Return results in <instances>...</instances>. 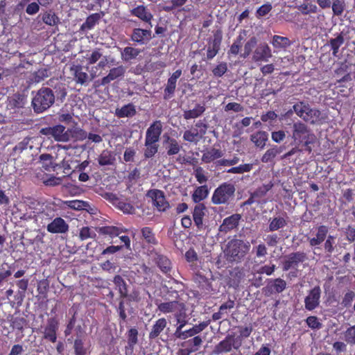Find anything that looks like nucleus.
Listing matches in <instances>:
<instances>
[{"mask_svg": "<svg viewBox=\"0 0 355 355\" xmlns=\"http://www.w3.org/2000/svg\"><path fill=\"white\" fill-rule=\"evenodd\" d=\"M295 113L306 123L312 125L322 124L327 118L322 112L305 101H299L293 105Z\"/></svg>", "mask_w": 355, "mask_h": 355, "instance_id": "1", "label": "nucleus"}, {"mask_svg": "<svg viewBox=\"0 0 355 355\" xmlns=\"http://www.w3.org/2000/svg\"><path fill=\"white\" fill-rule=\"evenodd\" d=\"M292 139L298 145L302 144L305 150L311 153L312 148L310 145L315 143L316 137L306 124L298 121L293 125Z\"/></svg>", "mask_w": 355, "mask_h": 355, "instance_id": "2", "label": "nucleus"}, {"mask_svg": "<svg viewBox=\"0 0 355 355\" xmlns=\"http://www.w3.org/2000/svg\"><path fill=\"white\" fill-rule=\"evenodd\" d=\"M55 102V95L49 87L40 88L34 95L31 105L37 114L42 113L50 108Z\"/></svg>", "mask_w": 355, "mask_h": 355, "instance_id": "3", "label": "nucleus"}, {"mask_svg": "<svg viewBox=\"0 0 355 355\" xmlns=\"http://www.w3.org/2000/svg\"><path fill=\"white\" fill-rule=\"evenodd\" d=\"M250 249V244L249 242L234 239L227 243V254L232 261L239 262L243 259Z\"/></svg>", "mask_w": 355, "mask_h": 355, "instance_id": "4", "label": "nucleus"}, {"mask_svg": "<svg viewBox=\"0 0 355 355\" xmlns=\"http://www.w3.org/2000/svg\"><path fill=\"white\" fill-rule=\"evenodd\" d=\"M236 191L235 185L230 182L220 184L214 191L211 202L214 205L228 204L234 197Z\"/></svg>", "mask_w": 355, "mask_h": 355, "instance_id": "5", "label": "nucleus"}, {"mask_svg": "<svg viewBox=\"0 0 355 355\" xmlns=\"http://www.w3.org/2000/svg\"><path fill=\"white\" fill-rule=\"evenodd\" d=\"M130 273V277L137 284L150 286L153 282V271L145 263L135 264Z\"/></svg>", "mask_w": 355, "mask_h": 355, "instance_id": "6", "label": "nucleus"}, {"mask_svg": "<svg viewBox=\"0 0 355 355\" xmlns=\"http://www.w3.org/2000/svg\"><path fill=\"white\" fill-rule=\"evenodd\" d=\"M33 218L37 223H40L42 226L50 223V221L55 216V210L53 206L40 204L37 202L35 207H33Z\"/></svg>", "mask_w": 355, "mask_h": 355, "instance_id": "7", "label": "nucleus"}, {"mask_svg": "<svg viewBox=\"0 0 355 355\" xmlns=\"http://www.w3.org/2000/svg\"><path fill=\"white\" fill-rule=\"evenodd\" d=\"M40 134L46 137L49 139H54L58 142H67L70 137L67 133L65 127L58 124L53 126H49L41 128Z\"/></svg>", "mask_w": 355, "mask_h": 355, "instance_id": "8", "label": "nucleus"}, {"mask_svg": "<svg viewBox=\"0 0 355 355\" xmlns=\"http://www.w3.org/2000/svg\"><path fill=\"white\" fill-rule=\"evenodd\" d=\"M125 73V68L123 65H119L110 69L108 73L101 79L94 82L93 87L98 88L101 86L109 85L112 81L116 79H121Z\"/></svg>", "mask_w": 355, "mask_h": 355, "instance_id": "9", "label": "nucleus"}, {"mask_svg": "<svg viewBox=\"0 0 355 355\" xmlns=\"http://www.w3.org/2000/svg\"><path fill=\"white\" fill-rule=\"evenodd\" d=\"M147 198L151 199L153 205L160 212H164L170 208L169 202L166 200L164 191L153 189L148 191Z\"/></svg>", "mask_w": 355, "mask_h": 355, "instance_id": "10", "label": "nucleus"}, {"mask_svg": "<svg viewBox=\"0 0 355 355\" xmlns=\"http://www.w3.org/2000/svg\"><path fill=\"white\" fill-rule=\"evenodd\" d=\"M306 259L307 256L304 252L297 251L291 252L285 257V259L282 262V269L284 271L296 269L300 263H302Z\"/></svg>", "mask_w": 355, "mask_h": 355, "instance_id": "11", "label": "nucleus"}, {"mask_svg": "<svg viewBox=\"0 0 355 355\" xmlns=\"http://www.w3.org/2000/svg\"><path fill=\"white\" fill-rule=\"evenodd\" d=\"M223 39V32L218 29L214 32V37L209 38L207 46V59L212 60L219 52Z\"/></svg>", "mask_w": 355, "mask_h": 355, "instance_id": "12", "label": "nucleus"}, {"mask_svg": "<svg viewBox=\"0 0 355 355\" xmlns=\"http://www.w3.org/2000/svg\"><path fill=\"white\" fill-rule=\"evenodd\" d=\"M203 340L200 336H196L186 340L180 344L182 348L179 349L177 355H191L200 349Z\"/></svg>", "mask_w": 355, "mask_h": 355, "instance_id": "13", "label": "nucleus"}, {"mask_svg": "<svg viewBox=\"0 0 355 355\" xmlns=\"http://www.w3.org/2000/svg\"><path fill=\"white\" fill-rule=\"evenodd\" d=\"M322 291L319 286L311 288L304 298L305 309L311 311L318 308L320 303Z\"/></svg>", "mask_w": 355, "mask_h": 355, "instance_id": "14", "label": "nucleus"}, {"mask_svg": "<svg viewBox=\"0 0 355 355\" xmlns=\"http://www.w3.org/2000/svg\"><path fill=\"white\" fill-rule=\"evenodd\" d=\"M150 257L163 273L168 274L171 272L172 270V263L166 255L155 250H153L150 253Z\"/></svg>", "mask_w": 355, "mask_h": 355, "instance_id": "15", "label": "nucleus"}, {"mask_svg": "<svg viewBox=\"0 0 355 355\" xmlns=\"http://www.w3.org/2000/svg\"><path fill=\"white\" fill-rule=\"evenodd\" d=\"M152 38L150 29L135 28L130 35V40L139 45L148 44Z\"/></svg>", "mask_w": 355, "mask_h": 355, "instance_id": "16", "label": "nucleus"}, {"mask_svg": "<svg viewBox=\"0 0 355 355\" xmlns=\"http://www.w3.org/2000/svg\"><path fill=\"white\" fill-rule=\"evenodd\" d=\"M182 76V70L177 69L172 75L168 78L166 85L164 90V99L168 100L171 98L176 89V83L178 79Z\"/></svg>", "mask_w": 355, "mask_h": 355, "instance_id": "17", "label": "nucleus"}, {"mask_svg": "<svg viewBox=\"0 0 355 355\" xmlns=\"http://www.w3.org/2000/svg\"><path fill=\"white\" fill-rule=\"evenodd\" d=\"M206 212L207 208L203 203L197 204L193 208L192 218L197 230L199 231L203 230L205 228L203 219Z\"/></svg>", "mask_w": 355, "mask_h": 355, "instance_id": "18", "label": "nucleus"}, {"mask_svg": "<svg viewBox=\"0 0 355 355\" xmlns=\"http://www.w3.org/2000/svg\"><path fill=\"white\" fill-rule=\"evenodd\" d=\"M162 132V123L161 121H153L146 132L145 140L157 143Z\"/></svg>", "mask_w": 355, "mask_h": 355, "instance_id": "19", "label": "nucleus"}, {"mask_svg": "<svg viewBox=\"0 0 355 355\" xmlns=\"http://www.w3.org/2000/svg\"><path fill=\"white\" fill-rule=\"evenodd\" d=\"M46 230L51 234H64L68 232L69 225L61 217H56L47 224Z\"/></svg>", "mask_w": 355, "mask_h": 355, "instance_id": "20", "label": "nucleus"}, {"mask_svg": "<svg viewBox=\"0 0 355 355\" xmlns=\"http://www.w3.org/2000/svg\"><path fill=\"white\" fill-rule=\"evenodd\" d=\"M131 15L137 17L141 21L150 25L152 27L151 21L153 19V14L144 5H139L130 10Z\"/></svg>", "mask_w": 355, "mask_h": 355, "instance_id": "21", "label": "nucleus"}, {"mask_svg": "<svg viewBox=\"0 0 355 355\" xmlns=\"http://www.w3.org/2000/svg\"><path fill=\"white\" fill-rule=\"evenodd\" d=\"M58 321L55 318L48 319L47 325L44 331V338L54 343L57 340L56 332L58 329Z\"/></svg>", "mask_w": 355, "mask_h": 355, "instance_id": "22", "label": "nucleus"}, {"mask_svg": "<svg viewBox=\"0 0 355 355\" xmlns=\"http://www.w3.org/2000/svg\"><path fill=\"white\" fill-rule=\"evenodd\" d=\"M70 72L73 77V80L77 84L85 85L90 77L86 72L83 71V67L80 64L73 63L70 66Z\"/></svg>", "mask_w": 355, "mask_h": 355, "instance_id": "23", "label": "nucleus"}, {"mask_svg": "<svg viewBox=\"0 0 355 355\" xmlns=\"http://www.w3.org/2000/svg\"><path fill=\"white\" fill-rule=\"evenodd\" d=\"M272 57L271 49L267 44H259L254 51L252 60L254 62L268 61Z\"/></svg>", "mask_w": 355, "mask_h": 355, "instance_id": "24", "label": "nucleus"}, {"mask_svg": "<svg viewBox=\"0 0 355 355\" xmlns=\"http://www.w3.org/2000/svg\"><path fill=\"white\" fill-rule=\"evenodd\" d=\"M241 218V216L239 214H234L224 218L222 224L219 227V231L227 233L236 228Z\"/></svg>", "mask_w": 355, "mask_h": 355, "instance_id": "25", "label": "nucleus"}, {"mask_svg": "<svg viewBox=\"0 0 355 355\" xmlns=\"http://www.w3.org/2000/svg\"><path fill=\"white\" fill-rule=\"evenodd\" d=\"M329 228L327 226L322 225L316 228L315 237L309 239V245L311 247H315L320 245L327 238Z\"/></svg>", "mask_w": 355, "mask_h": 355, "instance_id": "26", "label": "nucleus"}, {"mask_svg": "<svg viewBox=\"0 0 355 355\" xmlns=\"http://www.w3.org/2000/svg\"><path fill=\"white\" fill-rule=\"evenodd\" d=\"M234 345V338L232 336H227L225 339L219 342L214 349V353L220 354L230 352Z\"/></svg>", "mask_w": 355, "mask_h": 355, "instance_id": "27", "label": "nucleus"}, {"mask_svg": "<svg viewBox=\"0 0 355 355\" xmlns=\"http://www.w3.org/2000/svg\"><path fill=\"white\" fill-rule=\"evenodd\" d=\"M98 163L101 166L114 165L116 157L112 150H103L97 158Z\"/></svg>", "mask_w": 355, "mask_h": 355, "instance_id": "28", "label": "nucleus"}, {"mask_svg": "<svg viewBox=\"0 0 355 355\" xmlns=\"http://www.w3.org/2000/svg\"><path fill=\"white\" fill-rule=\"evenodd\" d=\"M167 326V321L164 318H162L156 320L152 326L149 332L148 338L150 340L157 338Z\"/></svg>", "mask_w": 355, "mask_h": 355, "instance_id": "29", "label": "nucleus"}, {"mask_svg": "<svg viewBox=\"0 0 355 355\" xmlns=\"http://www.w3.org/2000/svg\"><path fill=\"white\" fill-rule=\"evenodd\" d=\"M286 288V282L282 278L270 279L267 285V288L270 293H280Z\"/></svg>", "mask_w": 355, "mask_h": 355, "instance_id": "30", "label": "nucleus"}, {"mask_svg": "<svg viewBox=\"0 0 355 355\" xmlns=\"http://www.w3.org/2000/svg\"><path fill=\"white\" fill-rule=\"evenodd\" d=\"M10 323L12 329L22 332L28 325L27 320L21 315H12L10 316Z\"/></svg>", "mask_w": 355, "mask_h": 355, "instance_id": "31", "label": "nucleus"}, {"mask_svg": "<svg viewBox=\"0 0 355 355\" xmlns=\"http://www.w3.org/2000/svg\"><path fill=\"white\" fill-rule=\"evenodd\" d=\"M26 103V96L24 94L17 93L8 98V107L10 109L22 108Z\"/></svg>", "mask_w": 355, "mask_h": 355, "instance_id": "32", "label": "nucleus"}, {"mask_svg": "<svg viewBox=\"0 0 355 355\" xmlns=\"http://www.w3.org/2000/svg\"><path fill=\"white\" fill-rule=\"evenodd\" d=\"M223 155V153L221 150L211 148L203 153L201 159L204 163L209 164L222 157Z\"/></svg>", "mask_w": 355, "mask_h": 355, "instance_id": "33", "label": "nucleus"}, {"mask_svg": "<svg viewBox=\"0 0 355 355\" xmlns=\"http://www.w3.org/2000/svg\"><path fill=\"white\" fill-rule=\"evenodd\" d=\"M209 194V189L207 185H202L197 187L193 191L191 198L193 202L199 204L202 200H205Z\"/></svg>", "mask_w": 355, "mask_h": 355, "instance_id": "34", "label": "nucleus"}, {"mask_svg": "<svg viewBox=\"0 0 355 355\" xmlns=\"http://www.w3.org/2000/svg\"><path fill=\"white\" fill-rule=\"evenodd\" d=\"M116 288L118 290L121 298H125L128 296V284L124 279L119 275H116L112 280Z\"/></svg>", "mask_w": 355, "mask_h": 355, "instance_id": "35", "label": "nucleus"}, {"mask_svg": "<svg viewBox=\"0 0 355 355\" xmlns=\"http://www.w3.org/2000/svg\"><path fill=\"white\" fill-rule=\"evenodd\" d=\"M102 15L100 13H93L89 15L85 21L80 26V31H87L92 30L101 19Z\"/></svg>", "mask_w": 355, "mask_h": 355, "instance_id": "36", "label": "nucleus"}, {"mask_svg": "<svg viewBox=\"0 0 355 355\" xmlns=\"http://www.w3.org/2000/svg\"><path fill=\"white\" fill-rule=\"evenodd\" d=\"M205 104L198 103L193 109L184 111L183 117L186 120L198 118L205 112Z\"/></svg>", "mask_w": 355, "mask_h": 355, "instance_id": "37", "label": "nucleus"}, {"mask_svg": "<svg viewBox=\"0 0 355 355\" xmlns=\"http://www.w3.org/2000/svg\"><path fill=\"white\" fill-rule=\"evenodd\" d=\"M98 233L103 235H108L111 238L119 236V235L126 232V230L116 226H103L98 228Z\"/></svg>", "mask_w": 355, "mask_h": 355, "instance_id": "38", "label": "nucleus"}, {"mask_svg": "<svg viewBox=\"0 0 355 355\" xmlns=\"http://www.w3.org/2000/svg\"><path fill=\"white\" fill-rule=\"evenodd\" d=\"M141 53V50L132 46H126L121 53V59L125 62H129Z\"/></svg>", "mask_w": 355, "mask_h": 355, "instance_id": "39", "label": "nucleus"}, {"mask_svg": "<svg viewBox=\"0 0 355 355\" xmlns=\"http://www.w3.org/2000/svg\"><path fill=\"white\" fill-rule=\"evenodd\" d=\"M136 113L135 107L132 103H128L121 107V108L116 110V115L119 118L132 117Z\"/></svg>", "mask_w": 355, "mask_h": 355, "instance_id": "40", "label": "nucleus"}, {"mask_svg": "<svg viewBox=\"0 0 355 355\" xmlns=\"http://www.w3.org/2000/svg\"><path fill=\"white\" fill-rule=\"evenodd\" d=\"M250 140L257 147L263 148L268 140V134L264 131H258L250 136Z\"/></svg>", "mask_w": 355, "mask_h": 355, "instance_id": "41", "label": "nucleus"}, {"mask_svg": "<svg viewBox=\"0 0 355 355\" xmlns=\"http://www.w3.org/2000/svg\"><path fill=\"white\" fill-rule=\"evenodd\" d=\"M287 220L284 217H274L270 218L268 230L270 232H275L287 225Z\"/></svg>", "mask_w": 355, "mask_h": 355, "instance_id": "42", "label": "nucleus"}, {"mask_svg": "<svg viewBox=\"0 0 355 355\" xmlns=\"http://www.w3.org/2000/svg\"><path fill=\"white\" fill-rule=\"evenodd\" d=\"M67 133L70 137V139H73L75 141H83L87 139V132L80 128H68Z\"/></svg>", "mask_w": 355, "mask_h": 355, "instance_id": "43", "label": "nucleus"}, {"mask_svg": "<svg viewBox=\"0 0 355 355\" xmlns=\"http://www.w3.org/2000/svg\"><path fill=\"white\" fill-rule=\"evenodd\" d=\"M144 146V156L146 159L152 158L158 152L159 145L157 143L145 140Z\"/></svg>", "mask_w": 355, "mask_h": 355, "instance_id": "44", "label": "nucleus"}, {"mask_svg": "<svg viewBox=\"0 0 355 355\" xmlns=\"http://www.w3.org/2000/svg\"><path fill=\"white\" fill-rule=\"evenodd\" d=\"M275 49H286L291 45V42L286 37L275 35L271 42Z\"/></svg>", "mask_w": 355, "mask_h": 355, "instance_id": "45", "label": "nucleus"}, {"mask_svg": "<svg viewBox=\"0 0 355 355\" xmlns=\"http://www.w3.org/2000/svg\"><path fill=\"white\" fill-rule=\"evenodd\" d=\"M344 42L345 39L343 33H339L335 38H331L329 40V45L334 56H337L339 48L344 44Z\"/></svg>", "mask_w": 355, "mask_h": 355, "instance_id": "46", "label": "nucleus"}, {"mask_svg": "<svg viewBox=\"0 0 355 355\" xmlns=\"http://www.w3.org/2000/svg\"><path fill=\"white\" fill-rule=\"evenodd\" d=\"M42 19L45 24L51 26H57L60 22L58 16L51 11L44 12Z\"/></svg>", "mask_w": 355, "mask_h": 355, "instance_id": "47", "label": "nucleus"}, {"mask_svg": "<svg viewBox=\"0 0 355 355\" xmlns=\"http://www.w3.org/2000/svg\"><path fill=\"white\" fill-rule=\"evenodd\" d=\"M179 305L178 301L162 302L158 305V309L163 313H173L178 309Z\"/></svg>", "mask_w": 355, "mask_h": 355, "instance_id": "48", "label": "nucleus"}, {"mask_svg": "<svg viewBox=\"0 0 355 355\" xmlns=\"http://www.w3.org/2000/svg\"><path fill=\"white\" fill-rule=\"evenodd\" d=\"M141 233L142 237L144 238L146 243L153 245H155L157 243V240L155 236V234L153 232L152 228L149 227H144L141 228Z\"/></svg>", "mask_w": 355, "mask_h": 355, "instance_id": "49", "label": "nucleus"}, {"mask_svg": "<svg viewBox=\"0 0 355 355\" xmlns=\"http://www.w3.org/2000/svg\"><path fill=\"white\" fill-rule=\"evenodd\" d=\"M167 141L168 142V146L166 147L167 155L171 156L178 154L181 149V146L178 144V141L168 136Z\"/></svg>", "mask_w": 355, "mask_h": 355, "instance_id": "50", "label": "nucleus"}, {"mask_svg": "<svg viewBox=\"0 0 355 355\" xmlns=\"http://www.w3.org/2000/svg\"><path fill=\"white\" fill-rule=\"evenodd\" d=\"M110 62L107 56H104L103 58L98 62V63L93 66L89 71V76L91 79H94L98 76L97 73L98 69H105V68L109 64Z\"/></svg>", "mask_w": 355, "mask_h": 355, "instance_id": "51", "label": "nucleus"}, {"mask_svg": "<svg viewBox=\"0 0 355 355\" xmlns=\"http://www.w3.org/2000/svg\"><path fill=\"white\" fill-rule=\"evenodd\" d=\"M281 153L279 148L277 146L274 148H269L266 151V153L263 155L261 160L263 163H268L272 162L273 159Z\"/></svg>", "mask_w": 355, "mask_h": 355, "instance_id": "52", "label": "nucleus"}, {"mask_svg": "<svg viewBox=\"0 0 355 355\" xmlns=\"http://www.w3.org/2000/svg\"><path fill=\"white\" fill-rule=\"evenodd\" d=\"M336 244V237L332 235H329L327 239L324 240V252L329 255H331L334 252Z\"/></svg>", "mask_w": 355, "mask_h": 355, "instance_id": "53", "label": "nucleus"}, {"mask_svg": "<svg viewBox=\"0 0 355 355\" xmlns=\"http://www.w3.org/2000/svg\"><path fill=\"white\" fill-rule=\"evenodd\" d=\"M200 139H201V137L198 135L197 129L186 130L183 135V139L190 143H197Z\"/></svg>", "mask_w": 355, "mask_h": 355, "instance_id": "54", "label": "nucleus"}, {"mask_svg": "<svg viewBox=\"0 0 355 355\" xmlns=\"http://www.w3.org/2000/svg\"><path fill=\"white\" fill-rule=\"evenodd\" d=\"M253 168L252 164H240L238 166L232 167L227 171L229 173L241 174L245 172H250Z\"/></svg>", "mask_w": 355, "mask_h": 355, "instance_id": "55", "label": "nucleus"}, {"mask_svg": "<svg viewBox=\"0 0 355 355\" xmlns=\"http://www.w3.org/2000/svg\"><path fill=\"white\" fill-rule=\"evenodd\" d=\"M331 6L332 8L334 15L336 16H340L343 14L345 10V3L343 0H333Z\"/></svg>", "mask_w": 355, "mask_h": 355, "instance_id": "56", "label": "nucleus"}, {"mask_svg": "<svg viewBox=\"0 0 355 355\" xmlns=\"http://www.w3.org/2000/svg\"><path fill=\"white\" fill-rule=\"evenodd\" d=\"M128 338V345L131 348L133 349L134 346L138 342V331L136 328H131L128 331L127 334Z\"/></svg>", "mask_w": 355, "mask_h": 355, "instance_id": "57", "label": "nucleus"}, {"mask_svg": "<svg viewBox=\"0 0 355 355\" xmlns=\"http://www.w3.org/2000/svg\"><path fill=\"white\" fill-rule=\"evenodd\" d=\"M95 232L89 227H83L80 230L79 238L81 241L86 240L87 239H94L96 237Z\"/></svg>", "mask_w": 355, "mask_h": 355, "instance_id": "58", "label": "nucleus"}, {"mask_svg": "<svg viewBox=\"0 0 355 355\" xmlns=\"http://www.w3.org/2000/svg\"><path fill=\"white\" fill-rule=\"evenodd\" d=\"M49 76V70L41 68L33 74L32 80L35 83H40Z\"/></svg>", "mask_w": 355, "mask_h": 355, "instance_id": "59", "label": "nucleus"}, {"mask_svg": "<svg viewBox=\"0 0 355 355\" xmlns=\"http://www.w3.org/2000/svg\"><path fill=\"white\" fill-rule=\"evenodd\" d=\"M257 40L255 37H251L244 46L243 53L242 54V57L245 58L250 55L251 53L252 49L256 46Z\"/></svg>", "mask_w": 355, "mask_h": 355, "instance_id": "60", "label": "nucleus"}, {"mask_svg": "<svg viewBox=\"0 0 355 355\" xmlns=\"http://www.w3.org/2000/svg\"><path fill=\"white\" fill-rule=\"evenodd\" d=\"M102 57V53L100 49H94L91 54L87 55V61L88 64H94L96 63Z\"/></svg>", "mask_w": 355, "mask_h": 355, "instance_id": "61", "label": "nucleus"}, {"mask_svg": "<svg viewBox=\"0 0 355 355\" xmlns=\"http://www.w3.org/2000/svg\"><path fill=\"white\" fill-rule=\"evenodd\" d=\"M344 337L347 344L355 345V325L347 329L344 333Z\"/></svg>", "mask_w": 355, "mask_h": 355, "instance_id": "62", "label": "nucleus"}, {"mask_svg": "<svg viewBox=\"0 0 355 355\" xmlns=\"http://www.w3.org/2000/svg\"><path fill=\"white\" fill-rule=\"evenodd\" d=\"M272 187L273 183L272 182H270L268 184H263L253 192L254 196H256L257 198L263 197L272 188Z\"/></svg>", "mask_w": 355, "mask_h": 355, "instance_id": "63", "label": "nucleus"}, {"mask_svg": "<svg viewBox=\"0 0 355 355\" xmlns=\"http://www.w3.org/2000/svg\"><path fill=\"white\" fill-rule=\"evenodd\" d=\"M227 71V64L225 62H222L217 64L213 69L212 73L216 77L223 76Z\"/></svg>", "mask_w": 355, "mask_h": 355, "instance_id": "64", "label": "nucleus"}]
</instances>
